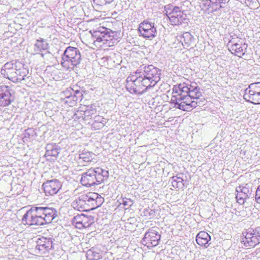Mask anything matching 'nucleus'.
Listing matches in <instances>:
<instances>
[{"mask_svg": "<svg viewBox=\"0 0 260 260\" xmlns=\"http://www.w3.org/2000/svg\"><path fill=\"white\" fill-rule=\"evenodd\" d=\"M171 105L182 111H189L196 108L200 103L199 99L202 96L200 88L196 83L190 81L183 82L174 86Z\"/></svg>", "mask_w": 260, "mask_h": 260, "instance_id": "f257e3e1", "label": "nucleus"}, {"mask_svg": "<svg viewBox=\"0 0 260 260\" xmlns=\"http://www.w3.org/2000/svg\"><path fill=\"white\" fill-rule=\"evenodd\" d=\"M57 216L54 208L33 206L24 214L22 221L24 224L41 226L51 223Z\"/></svg>", "mask_w": 260, "mask_h": 260, "instance_id": "f03ea898", "label": "nucleus"}, {"mask_svg": "<svg viewBox=\"0 0 260 260\" xmlns=\"http://www.w3.org/2000/svg\"><path fill=\"white\" fill-rule=\"evenodd\" d=\"M104 202V199L98 193L82 191L81 187H78L73 192V201L71 206L76 210L84 211L95 209Z\"/></svg>", "mask_w": 260, "mask_h": 260, "instance_id": "7ed1b4c3", "label": "nucleus"}, {"mask_svg": "<svg viewBox=\"0 0 260 260\" xmlns=\"http://www.w3.org/2000/svg\"><path fill=\"white\" fill-rule=\"evenodd\" d=\"M109 175L108 171L101 167L91 168L82 174L80 182L86 187L97 185L107 180Z\"/></svg>", "mask_w": 260, "mask_h": 260, "instance_id": "20e7f679", "label": "nucleus"}, {"mask_svg": "<svg viewBox=\"0 0 260 260\" xmlns=\"http://www.w3.org/2000/svg\"><path fill=\"white\" fill-rule=\"evenodd\" d=\"M147 81L144 80L141 72L137 70L135 75L128 76L126 80L125 87L132 94L141 95L150 88L147 84Z\"/></svg>", "mask_w": 260, "mask_h": 260, "instance_id": "39448f33", "label": "nucleus"}, {"mask_svg": "<svg viewBox=\"0 0 260 260\" xmlns=\"http://www.w3.org/2000/svg\"><path fill=\"white\" fill-rule=\"evenodd\" d=\"M81 60V55L79 50L77 48L69 46L62 56L61 64L67 70L73 69L80 64Z\"/></svg>", "mask_w": 260, "mask_h": 260, "instance_id": "423d86ee", "label": "nucleus"}, {"mask_svg": "<svg viewBox=\"0 0 260 260\" xmlns=\"http://www.w3.org/2000/svg\"><path fill=\"white\" fill-rule=\"evenodd\" d=\"M144 80L147 81V84L151 88L160 80V70L152 65L141 66L139 69Z\"/></svg>", "mask_w": 260, "mask_h": 260, "instance_id": "0eeeda50", "label": "nucleus"}, {"mask_svg": "<svg viewBox=\"0 0 260 260\" xmlns=\"http://www.w3.org/2000/svg\"><path fill=\"white\" fill-rule=\"evenodd\" d=\"M241 243L246 248H253L260 243V228L248 229L242 233Z\"/></svg>", "mask_w": 260, "mask_h": 260, "instance_id": "6e6552de", "label": "nucleus"}, {"mask_svg": "<svg viewBox=\"0 0 260 260\" xmlns=\"http://www.w3.org/2000/svg\"><path fill=\"white\" fill-rule=\"evenodd\" d=\"M165 11L172 25H179L185 19L184 11L179 7L169 4L165 7Z\"/></svg>", "mask_w": 260, "mask_h": 260, "instance_id": "1a4fd4ad", "label": "nucleus"}, {"mask_svg": "<svg viewBox=\"0 0 260 260\" xmlns=\"http://www.w3.org/2000/svg\"><path fill=\"white\" fill-rule=\"evenodd\" d=\"M244 99L253 104H260V82L251 83L245 90Z\"/></svg>", "mask_w": 260, "mask_h": 260, "instance_id": "9d476101", "label": "nucleus"}, {"mask_svg": "<svg viewBox=\"0 0 260 260\" xmlns=\"http://www.w3.org/2000/svg\"><path fill=\"white\" fill-rule=\"evenodd\" d=\"M114 32L110 31L107 28L100 27L93 31L92 34L93 44L95 46H101L100 43L108 41L113 38Z\"/></svg>", "mask_w": 260, "mask_h": 260, "instance_id": "9b49d317", "label": "nucleus"}, {"mask_svg": "<svg viewBox=\"0 0 260 260\" xmlns=\"http://www.w3.org/2000/svg\"><path fill=\"white\" fill-rule=\"evenodd\" d=\"M158 229L152 227L148 230L145 234L142 239V243L148 248L157 246L160 239L161 236L158 232Z\"/></svg>", "mask_w": 260, "mask_h": 260, "instance_id": "f8f14e48", "label": "nucleus"}, {"mask_svg": "<svg viewBox=\"0 0 260 260\" xmlns=\"http://www.w3.org/2000/svg\"><path fill=\"white\" fill-rule=\"evenodd\" d=\"M237 194L236 199L239 203L243 204L246 199H249L252 194V189L250 184H245L236 187Z\"/></svg>", "mask_w": 260, "mask_h": 260, "instance_id": "ddd939ff", "label": "nucleus"}, {"mask_svg": "<svg viewBox=\"0 0 260 260\" xmlns=\"http://www.w3.org/2000/svg\"><path fill=\"white\" fill-rule=\"evenodd\" d=\"M46 195L53 196L56 194L62 186L61 183L57 179L48 180L42 185Z\"/></svg>", "mask_w": 260, "mask_h": 260, "instance_id": "4468645a", "label": "nucleus"}, {"mask_svg": "<svg viewBox=\"0 0 260 260\" xmlns=\"http://www.w3.org/2000/svg\"><path fill=\"white\" fill-rule=\"evenodd\" d=\"M35 252L37 254H43L52 248V241L50 238L42 237L36 241Z\"/></svg>", "mask_w": 260, "mask_h": 260, "instance_id": "2eb2a0df", "label": "nucleus"}, {"mask_svg": "<svg viewBox=\"0 0 260 260\" xmlns=\"http://www.w3.org/2000/svg\"><path fill=\"white\" fill-rule=\"evenodd\" d=\"M15 62L13 63V61L8 62L5 63L2 67L1 73L3 76L7 78L13 82L16 81V74L15 70Z\"/></svg>", "mask_w": 260, "mask_h": 260, "instance_id": "dca6fc26", "label": "nucleus"}, {"mask_svg": "<svg viewBox=\"0 0 260 260\" xmlns=\"http://www.w3.org/2000/svg\"><path fill=\"white\" fill-rule=\"evenodd\" d=\"M13 101L9 88L6 86H0V106H8Z\"/></svg>", "mask_w": 260, "mask_h": 260, "instance_id": "f3484780", "label": "nucleus"}, {"mask_svg": "<svg viewBox=\"0 0 260 260\" xmlns=\"http://www.w3.org/2000/svg\"><path fill=\"white\" fill-rule=\"evenodd\" d=\"M15 70L16 81L17 82L24 79V77L27 76L28 73V70L25 68L24 64L19 61H15Z\"/></svg>", "mask_w": 260, "mask_h": 260, "instance_id": "a211bd4d", "label": "nucleus"}, {"mask_svg": "<svg viewBox=\"0 0 260 260\" xmlns=\"http://www.w3.org/2000/svg\"><path fill=\"white\" fill-rule=\"evenodd\" d=\"M247 48V45L245 43H235L231 45L229 50L235 55L242 57L246 52Z\"/></svg>", "mask_w": 260, "mask_h": 260, "instance_id": "6ab92c4d", "label": "nucleus"}, {"mask_svg": "<svg viewBox=\"0 0 260 260\" xmlns=\"http://www.w3.org/2000/svg\"><path fill=\"white\" fill-rule=\"evenodd\" d=\"M196 240L198 244L207 248L210 245L209 242L211 240V237L208 233L201 231L197 234Z\"/></svg>", "mask_w": 260, "mask_h": 260, "instance_id": "aec40b11", "label": "nucleus"}, {"mask_svg": "<svg viewBox=\"0 0 260 260\" xmlns=\"http://www.w3.org/2000/svg\"><path fill=\"white\" fill-rule=\"evenodd\" d=\"M86 256L90 260H99L102 258V251L96 247H92L87 251Z\"/></svg>", "mask_w": 260, "mask_h": 260, "instance_id": "412c9836", "label": "nucleus"}, {"mask_svg": "<svg viewBox=\"0 0 260 260\" xmlns=\"http://www.w3.org/2000/svg\"><path fill=\"white\" fill-rule=\"evenodd\" d=\"M48 44L45 40L40 38L34 45V50L36 53H39L48 48Z\"/></svg>", "mask_w": 260, "mask_h": 260, "instance_id": "4be33fe9", "label": "nucleus"}, {"mask_svg": "<svg viewBox=\"0 0 260 260\" xmlns=\"http://www.w3.org/2000/svg\"><path fill=\"white\" fill-rule=\"evenodd\" d=\"M71 90L73 92V96H71L72 101L66 100L65 103L68 104L70 106H73L77 102L80 101L82 100L83 94L79 90H74L72 89Z\"/></svg>", "mask_w": 260, "mask_h": 260, "instance_id": "5701e85b", "label": "nucleus"}, {"mask_svg": "<svg viewBox=\"0 0 260 260\" xmlns=\"http://www.w3.org/2000/svg\"><path fill=\"white\" fill-rule=\"evenodd\" d=\"M107 122L106 119L99 115L96 116L91 125L92 128L95 130L100 129L105 126Z\"/></svg>", "mask_w": 260, "mask_h": 260, "instance_id": "b1692460", "label": "nucleus"}, {"mask_svg": "<svg viewBox=\"0 0 260 260\" xmlns=\"http://www.w3.org/2000/svg\"><path fill=\"white\" fill-rule=\"evenodd\" d=\"M193 40L194 39L190 32H185L181 37L180 41L184 47H188L192 44Z\"/></svg>", "mask_w": 260, "mask_h": 260, "instance_id": "393cba45", "label": "nucleus"}, {"mask_svg": "<svg viewBox=\"0 0 260 260\" xmlns=\"http://www.w3.org/2000/svg\"><path fill=\"white\" fill-rule=\"evenodd\" d=\"M46 155L54 157H56L60 151V148L55 144H48L46 146Z\"/></svg>", "mask_w": 260, "mask_h": 260, "instance_id": "a878e982", "label": "nucleus"}, {"mask_svg": "<svg viewBox=\"0 0 260 260\" xmlns=\"http://www.w3.org/2000/svg\"><path fill=\"white\" fill-rule=\"evenodd\" d=\"M96 106L95 104H91V105L87 106L86 109L84 111V120H88L91 118L93 115L96 113Z\"/></svg>", "mask_w": 260, "mask_h": 260, "instance_id": "bb28decb", "label": "nucleus"}, {"mask_svg": "<svg viewBox=\"0 0 260 260\" xmlns=\"http://www.w3.org/2000/svg\"><path fill=\"white\" fill-rule=\"evenodd\" d=\"M96 155L90 151H85L79 154V158L84 162L89 163L95 159Z\"/></svg>", "mask_w": 260, "mask_h": 260, "instance_id": "cd10ccee", "label": "nucleus"}, {"mask_svg": "<svg viewBox=\"0 0 260 260\" xmlns=\"http://www.w3.org/2000/svg\"><path fill=\"white\" fill-rule=\"evenodd\" d=\"M172 186L178 189H183L184 187L183 180L180 177L173 176L171 179Z\"/></svg>", "mask_w": 260, "mask_h": 260, "instance_id": "c85d7f7f", "label": "nucleus"}, {"mask_svg": "<svg viewBox=\"0 0 260 260\" xmlns=\"http://www.w3.org/2000/svg\"><path fill=\"white\" fill-rule=\"evenodd\" d=\"M94 223V218L92 216L84 215L82 223H81L79 229L87 228L89 227L92 224Z\"/></svg>", "mask_w": 260, "mask_h": 260, "instance_id": "c756f323", "label": "nucleus"}, {"mask_svg": "<svg viewBox=\"0 0 260 260\" xmlns=\"http://www.w3.org/2000/svg\"><path fill=\"white\" fill-rule=\"evenodd\" d=\"M140 32L142 36L144 38H154L156 36V30L155 27H154Z\"/></svg>", "mask_w": 260, "mask_h": 260, "instance_id": "7c9ffc66", "label": "nucleus"}, {"mask_svg": "<svg viewBox=\"0 0 260 260\" xmlns=\"http://www.w3.org/2000/svg\"><path fill=\"white\" fill-rule=\"evenodd\" d=\"M154 27H155L153 23L145 20L140 24L139 27V31L141 32L148 29H151V28Z\"/></svg>", "mask_w": 260, "mask_h": 260, "instance_id": "2f4dec72", "label": "nucleus"}, {"mask_svg": "<svg viewBox=\"0 0 260 260\" xmlns=\"http://www.w3.org/2000/svg\"><path fill=\"white\" fill-rule=\"evenodd\" d=\"M84 215V214H81L80 215H77L73 218V222L77 228L79 229Z\"/></svg>", "mask_w": 260, "mask_h": 260, "instance_id": "473e14b6", "label": "nucleus"}, {"mask_svg": "<svg viewBox=\"0 0 260 260\" xmlns=\"http://www.w3.org/2000/svg\"><path fill=\"white\" fill-rule=\"evenodd\" d=\"M72 89H68L63 92L64 98L63 101L65 102L66 100L72 101L71 96H73Z\"/></svg>", "mask_w": 260, "mask_h": 260, "instance_id": "72a5a7b5", "label": "nucleus"}, {"mask_svg": "<svg viewBox=\"0 0 260 260\" xmlns=\"http://www.w3.org/2000/svg\"><path fill=\"white\" fill-rule=\"evenodd\" d=\"M120 204L124 206L131 207L133 205V202L129 199L124 198L122 199Z\"/></svg>", "mask_w": 260, "mask_h": 260, "instance_id": "f704fd0d", "label": "nucleus"}, {"mask_svg": "<svg viewBox=\"0 0 260 260\" xmlns=\"http://www.w3.org/2000/svg\"><path fill=\"white\" fill-rule=\"evenodd\" d=\"M255 199L258 203H260V185L258 187L256 190Z\"/></svg>", "mask_w": 260, "mask_h": 260, "instance_id": "c9c22d12", "label": "nucleus"}, {"mask_svg": "<svg viewBox=\"0 0 260 260\" xmlns=\"http://www.w3.org/2000/svg\"><path fill=\"white\" fill-rule=\"evenodd\" d=\"M209 1H207L205 3L203 4V6L206 9V11L208 12V13H211V12L210 11V9H211V5H210L209 4H208Z\"/></svg>", "mask_w": 260, "mask_h": 260, "instance_id": "e433bc0d", "label": "nucleus"}, {"mask_svg": "<svg viewBox=\"0 0 260 260\" xmlns=\"http://www.w3.org/2000/svg\"><path fill=\"white\" fill-rule=\"evenodd\" d=\"M93 2L94 3L100 5H106L107 4L105 0H93Z\"/></svg>", "mask_w": 260, "mask_h": 260, "instance_id": "4c0bfd02", "label": "nucleus"}, {"mask_svg": "<svg viewBox=\"0 0 260 260\" xmlns=\"http://www.w3.org/2000/svg\"><path fill=\"white\" fill-rule=\"evenodd\" d=\"M226 0H220L219 1L220 4H225Z\"/></svg>", "mask_w": 260, "mask_h": 260, "instance_id": "58836bf2", "label": "nucleus"}, {"mask_svg": "<svg viewBox=\"0 0 260 260\" xmlns=\"http://www.w3.org/2000/svg\"><path fill=\"white\" fill-rule=\"evenodd\" d=\"M107 4H110L112 2L113 0H105Z\"/></svg>", "mask_w": 260, "mask_h": 260, "instance_id": "ea45409f", "label": "nucleus"}, {"mask_svg": "<svg viewBox=\"0 0 260 260\" xmlns=\"http://www.w3.org/2000/svg\"><path fill=\"white\" fill-rule=\"evenodd\" d=\"M224 7L222 5V4H219L218 6V10L221 8H223Z\"/></svg>", "mask_w": 260, "mask_h": 260, "instance_id": "a19ab883", "label": "nucleus"}, {"mask_svg": "<svg viewBox=\"0 0 260 260\" xmlns=\"http://www.w3.org/2000/svg\"><path fill=\"white\" fill-rule=\"evenodd\" d=\"M30 129H27L26 131H30Z\"/></svg>", "mask_w": 260, "mask_h": 260, "instance_id": "79ce46f5", "label": "nucleus"}]
</instances>
